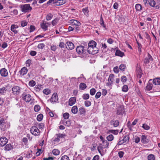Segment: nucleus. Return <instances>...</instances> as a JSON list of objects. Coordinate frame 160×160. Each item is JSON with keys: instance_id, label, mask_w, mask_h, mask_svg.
Masks as SVG:
<instances>
[{"instance_id": "f257e3e1", "label": "nucleus", "mask_w": 160, "mask_h": 160, "mask_svg": "<svg viewBox=\"0 0 160 160\" xmlns=\"http://www.w3.org/2000/svg\"><path fill=\"white\" fill-rule=\"evenodd\" d=\"M87 48V47H85L84 46L80 45L77 47L76 51L80 57H81L85 53Z\"/></svg>"}, {"instance_id": "f03ea898", "label": "nucleus", "mask_w": 160, "mask_h": 160, "mask_svg": "<svg viewBox=\"0 0 160 160\" xmlns=\"http://www.w3.org/2000/svg\"><path fill=\"white\" fill-rule=\"evenodd\" d=\"M20 8L22 12H28L31 11L32 8L30 4H25L21 5Z\"/></svg>"}, {"instance_id": "7ed1b4c3", "label": "nucleus", "mask_w": 160, "mask_h": 160, "mask_svg": "<svg viewBox=\"0 0 160 160\" xmlns=\"http://www.w3.org/2000/svg\"><path fill=\"white\" fill-rule=\"evenodd\" d=\"M21 97L22 99L26 102H29L31 99V95L25 92H24L22 93Z\"/></svg>"}, {"instance_id": "20e7f679", "label": "nucleus", "mask_w": 160, "mask_h": 160, "mask_svg": "<svg viewBox=\"0 0 160 160\" xmlns=\"http://www.w3.org/2000/svg\"><path fill=\"white\" fill-rule=\"evenodd\" d=\"M30 132L34 135L38 136L40 135V132L39 130L36 127H32L30 129Z\"/></svg>"}, {"instance_id": "39448f33", "label": "nucleus", "mask_w": 160, "mask_h": 160, "mask_svg": "<svg viewBox=\"0 0 160 160\" xmlns=\"http://www.w3.org/2000/svg\"><path fill=\"white\" fill-rule=\"evenodd\" d=\"M98 49L97 47L88 48L87 51L90 54H95L98 52Z\"/></svg>"}, {"instance_id": "423d86ee", "label": "nucleus", "mask_w": 160, "mask_h": 160, "mask_svg": "<svg viewBox=\"0 0 160 160\" xmlns=\"http://www.w3.org/2000/svg\"><path fill=\"white\" fill-rule=\"evenodd\" d=\"M21 89V88L18 86H15L12 88V93L14 95H18Z\"/></svg>"}, {"instance_id": "0eeeda50", "label": "nucleus", "mask_w": 160, "mask_h": 160, "mask_svg": "<svg viewBox=\"0 0 160 160\" xmlns=\"http://www.w3.org/2000/svg\"><path fill=\"white\" fill-rule=\"evenodd\" d=\"M65 136V134L60 133L56 134L54 137L53 141L54 142H58L60 141L61 138H64Z\"/></svg>"}, {"instance_id": "6e6552de", "label": "nucleus", "mask_w": 160, "mask_h": 160, "mask_svg": "<svg viewBox=\"0 0 160 160\" xmlns=\"http://www.w3.org/2000/svg\"><path fill=\"white\" fill-rule=\"evenodd\" d=\"M7 124V122H5V120L3 118L0 119V126L1 128H3L4 129H6L7 128L6 125Z\"/></svg>"}, {"instance_id": "1a4fd4ad", "label": "nucleus", "mask_w": 160, "mask_h": 160, "mask_svg": "<svg viewBox=\"0 0 160 160\" xmlns=\"http://www.w3.org/2000/svg\"><path fill=\"white\" fill-rule=\"evenodd\" d=\"M129 139V137L128 136L126 135L124 136L123 139L121 140H120L118 143V145H120L123 144L124 143L128 142Z\"/></svg>"}, {"instance_id": "9d476101", "label": "nucleus", "mask_w": 160, "mask_h": 160, "mask_svg": "<svg viewBox=\"0 0 160 160\" xmlns=\"http://www.w3.org/2000/svg\"><path fill=\"white\" fill-rule=\"evenodd\" d=\"M66 48L68 49L72 50L74 48V44L71 42H68L65 44Z\"/></svg>"}, {"instance_id": "9b49d317", "label": "nucleus", "mask_w": 160, "mask_h": 160, "mask_svg": "<svg viewBox=\"0 0 160 160\" xmlns=\"http://www.w3.org/2000/svg\"><path fill=\"white\" fill-rule=\"evenodd\" d=\"M152 60V58L151 56L149 53H148L147 57L144 60V62L145 64H147L150 61Z\"/></svg>"}, {"instance_id": "f8f14e48", "label": "nucleus", "mask_w": 160, "mask_h": 160, "mask_svg": "<svg viewBox=\"0 0 160 160\" xmlns=\"http://www.w3.org/2000/svg\"><path fill=\"white\" fill-rule=\"evenodd\" d=\"M8 142V139L5 137H2L0 138V146H4Z\"/></svg>"}, {"instance_id": "ddd939ff", "label": "nucleus", "mask_w": 160, "mask_h": 160, "mask_svg": "<svg viewBox=\"0 0 160 160\" xmlns=\"http://www.w3.org/2000/svg\"><path fill=\"white\" fill-rule=\"evenodd\" d=\"M0 74L1 76L6 77L8 75V72L7 70L5 68H2L0 70Z\"/></svg>"}, {"instance_id": "4468645a", "label": "nucleus", "mask_w": 160, "mask_h": 160, "mask_svg": "<svg viewBox=\"0 0 160 160\" xmlns=\"http://www.w3.org/2000/svg\"><path fill=\"white\" fill-rule=\"evenodd\" d=\"M58 100L57 94L56 93H54L51 98V102H56Z\"/></svg>"}, {"instance_id": "2eb2a0df", "label": "nucleus", "mask_w": 160, "mask_h": 160, "mask_svg": "<svg viewBox=\"0 0 160 160\" xmlns=\"http://www.w3.org/2000/svg\"><path fill=\"white\" fill-rule=\"evenodd\" d=\"M152 80V79H151L149 80L147 86L146 87V90L147 91H149L152 88L153 85L151 82H150V81Z\"/></svg>"}, {"instance_id": "dca6fc26", "label": "nucleus", "mask_w": 160, "mask_h": 160, "mask_svg": "<svg viewBox=\"0 0 160 160\" xmlns=\"http://www.w3.org/2000/svg\"><path fill=\"white\" fill-rule=\"evenodd\" d=\"M100 138L102 142V143L103 144V146H104L105 148L108 147L109 145V142L103 138L102 136H100Z\"/></svg>"}, {"instance_id": "f3484780", "label": "nucleus", "mask_w": 160, "mask_h": 160, "mask_svg": "<svg viewBox=\"0 0 160 160\" xmlns=\"http://www.w3.org/2000/svg\"><path fill=\"white\" fill-rule=\"evenodd\" d=\"M124 109L122 106L119 107L117 110V114L118 115L122 114L124 112Z\"/></svg>"}, {"instance_id": "a211bd4d", "label": "nucleus", "mask_w": 160, "mask_h": 160, "mask_svg": "<svg viewBox=\"0 0 160 160\" xmlns=\"http://www.w3.org/2000/svg\"><path fill=\"white\" fill-rule=\"evenodd\" d=\"M18 28V26L17 25L14 24L12 25L11 27V30L15 34H16L18 33V31L16 29Z\"/></svg>"}, {"instance_id": "6ab92c4d", "label": "nucleus", "mask_w": 160, "mask_h": 160, "mask_svg": "<svg viewBox=\"0 0 160 160\" xmlns=\"http://www.w3.org/2000/svg\"><path fill=\"white\" fill-rule=\"evenodd\" d=\"M76 101V99L75 97H71L69 100V105L72 106L74 104Z\"/></svg>"}, {"instance_id": "aec40b11", "label": "nucleus", "mask_w": 160, "mask_h": 160, "mask_svg": "<svg viewBox=\"0 0 160 160\" xmlns=\"http://www.w3.org/2000/svg\"><path fill=\"white\" fill-rule=\"evenodd\" d=\"M28 72L27 68L25 67L22 68L20 71V74L22 76L26 74Z\"/></svg>"}, {"instance_id": "412c9836", "label": "nucleus", "mask_w": 160, "mask_h": 160, "mask_svg": "<svg viewBox=\"0 0 160 160\" xmlns=\"http://www.w3.org/2000/svg\"><path fill=\"white\" fill-rule=\"evenodd\" d=\"M96 42L93 41L90 42L88 44V48L96 47Z\"/></svg>"}, {"instance_id": "4be33fe9", "label": "nucleus", "mask_w": 160, "mask_h": 160, "mask_svg": "<svg viewBox=\"0 0 160 160\" xmlns=\"http://www.w3.org/2000/svg\"><path fill=\"white\" fill-rule=\"evenodd\" d=\"M153 83L155 85H160V78H156L153 80Z\"/></svg>"}, {"instance_id": "5701e85b", "label": "nucleus", "mask_w": 160, "mask_h": 160, "mask_svg": "<svg viewBox=\"0 0 160 160\" xmlns=\"http://www.w3.org/2000/svg\"><path fill=\"white\" fill-rule=\"evenodd\" d=\"M119 123V122L118 120H116L115 121H114L113 120H112L110 121L111 125H113L114 127H117L118 126Z\"/></svg>"}, {"instance_id": "b1692460", "label": "nucleus", "mask_w": 160, "mask_h": 160, "mask_svg": "<svg viewBox=\"0 0 160 160\" xmlns=\"http://www.w3.org/2000/svg\"><path fill=\"white\" fill-rule=\"evenodd\" d=\"M141 142L144 144L147 143L148 142V140L147 138L145 135H142L141 137Z\"/></svg>"}, {"instance_id": "393cba45", "label": "nucleus", "mask_w": 160, "mask_h": 160, "mask_svg": "<svg viewBox=\"0 0 160 160\" xmlns=\"http://www.w3.org/2000/svg\"><path fill=\"white\" fill-rule=\"evenodd\" d=\"M55 2L57 5L60 6L65 3L66 0H58Z\"/></svg>"}, {"instance_id": "a878e982", "label": "nucleus", "mask_w": 160, "mask_h": 160, "mask_svg": "<svg viewBox=\"0 0 160 160\" xmlns=\"http://www.w3.org/2000/svg\"><path fill=\"white\" fill-rule=\"evenodd\" d=\"M116 56L122 57L124 55V52L121 51L120 50H117L115 52Z\"/></svg>"}, {"instance_id": "bb28decb", "label": "nucleus", "mask_w": 160, "mask_h": 160, "mask_svg": "<svg viewBox=\"0 0 160 160\" xmlns=\"http://www.w3.org/2000/svg\"><path fill=\"white\" fill-rule=\"evenodd\" d=\"M137 77L140 78L142 76V70L140 68H138L137 69Z\"/></svg>"}, {"instance_id": "cd10ccee", "label": "nucleus", "mask_w": 160, "mask_h": 160, "mask_svg": "<svg viewBox=\"0 0 160 160\" xmlns=\"http://www.w3.org/2000/svg\"><path fill=\"white\" fill-rule=\"evenodd\" d=\"M13 148V146L10 144H7L4 147V150L7 151H9Z\"/></svg>"}, {"instance_id": "c85d7f7f", "label": "nucleus", "mask_w": 160, "mask_h": 160, "mask_svg": "<svg viewBox=\"0 0 160 160\" xmlns=\"http://www.w3.org/2000/svg\"><path fill=\"white\" fill-rule=\"evenodd\" d=\"M149 5L153 7H156V8H159L158 6H155L156 3L154 0H151L149 2Z\"/></svg>"}, {"instance_id": "c756f323", "label": "nucleus", "mask_w": 160, "mask_h": 160, "mask_svg": "<svg viewBox=\"0 0 160 160\" xmlns=\"http://www.w3.org/2000/svg\"><path fill=\"white\" fill-rule=\"evenodd\" d=\"M41 27L42 29L44 31H46L47 30L48 27V25H47L46 23L43 22L40 24Z\"/></svg>"}, {"instance_id": "7c9ffc66", "label": "nucleus", "mask_w": 160, "mask_h": 160, "mask_svg": "<svg viewBox=\"0 0 160 160\" xmlns=\"http://www.w3.org/2000/svg\"><path fill=\"white\" fill-rule=\"evenodd\" d=\"M82 11L84 13V15L88 17L89 15L88 12L89 11L88 8H85L82 9Z\"/></svg>"}, {"instance_id": "2f4dec72", "label": "nucleus", "mask_w": 160, "mask_h": 160, "mask_svg": "<svg viewBox=\"0 0 160 160\" xmlns=\"http://www.w3.org/2000/svg\"><path fill=\"white\" fill-rule=\"evenodd\" d=\"M135 8L137 11H141L142 9V7L140 4H137L135 5Z\"/></svg>"}, {"instance_id": "473e14b6", "label": "nucleus", "mask_w": 160, "mask_h": 160, "mask_svg": "<svg viewBox=\"0 0 160 160\" xmlns=\"http://www.w3.org/2000/svg\"><path fill=\"white\" fill-rule=\"evenodd\" d=\"M87 88L86 84L83 82L81 83L79 85V88L80 89L83 90Z\"/></svg>"}, {"instance_id": "72a5a7b5", "label": "nucleus", "mask_w": 160, "mask_h": 160, "mask_svg": "<svg viewBox=\"0 0 160 160\" xmlns=\"http://www.w3.org/2000/svg\"><path fill=\"white\" fill-rule=\"evenodd\" d=\"M72 112V113H73L74 114H76L78 112V108L76 106H73L72 108L71 109Z\"/></svg>"}, {"instance_id": "f704fd0d", "label": "nucleus", "mask_w": 160, "mask_h": 160, "mask_svg": "<svg viewBox=\"0 0 160 160\" xmlns=\"http://www.w3.org/2000/svg\"><path fill=\"white\" fill-rule=\"evenodd\" d=\"M78 112L81 115L84 114L85 112V109L82 107H81L79 109Z\"/></svg>"}, {"instance_id": "c9c22d12", "label": "nucleus", "mask_w": 160, "mask_h": 160, "mask_svg": "<svg viewBox=\"0 0 160 160\" xmlns=\"http://www.w3.org/2000/svg\"><path fill=\"white\" fill-rule=\"evenodd\" d=\"M72 22L75 26H80L81 24L77 20H72Z\"/></svg>"}, {"instance_id": "e433bc0d", "label": "nucleus", "mask_w": 160, "mask_h": 160, "mask_svg": "<svg viewBox=\"0 0 160 160\" xmlns=\"http://www.w3.org/2000/svg\"><path fill=\"white\" fill-rule=\"evenodd\" d=\"M114 76V75L113 74H110L108 79V81L111 82L112 83L113 81V78Z\"/></svg>"}, {"instance_id": "4c0bfd02", "label": "nucleus", "mask_w": 160, "mask_h": 160, "mask_svg": "<svg viewBox=\"0 0 160 160\" xmlns=\"http://www.w3.org/2000/svg\"><path fill=\"white\" fill-rule=\"evenodd\" d=\"M100 24L105 29L106 28V27L105 25L104 24V21L102 18V15H101V17L100 19Z\"/></svg>"}, {"instance_id": "58836bf2", "label": "nucleus", "mask_w": 160, "mask_h": 160, "mask_svg": "<svg viewBox=\"0 0 160 160\" xmlns=\"http://www.w3.org/2000/svg\"><path fill=\"white\" fill-rule=\"evenodd\" d=\"M52 152L54 155H58L59 154L60 152L57 149H54L52 151Z\"/></svg>"}, {"instance_id": "ea45409f", "label": "nucleus", "mask_w": 160, "mask_h": 160, "mask_svg": "<svg viewBox=\"0 0 160 160\" xmlns=\"http://www.w3.org/2000/svg\"><path fill=\"white\" fill-rule=\"evenodd\" d=\"M43 92L45 94L48 95L51 93V91L49 89L47 88L44 89L43 90Z\"/></svg>"}, {"instance_id": "a19ab883", "label": "nucleus", "mask_w": 160, "mask_h": 160, "mask_svg": "<svg viewBox=\"0 0 160 160\" xmlns=\"http://www.w3.org/2000/svg\"><path fill=\"white\" fill-rule=\"evenodd\" d=\"M53 16L52 14L49 13L46 16V19L48 21L52 19Z\"/></svg>"}, {"instance_id": "79ce46f5", "label": "nucleus", "mask_w": 160, "mask_h": 160, "mask_svg": "<svg viewBox=\"0 0 160 160\" xmlns=\"http://www.w3.org/2000/svg\"><path fill=\"white\" fill-rule=\"evenodd\" d=\"M43 117V115L40 114L38 115L37 117V120L38 121H41Z\"/></svg>"}, {"instance_id": "37998d69", "label": "nucleus", "mask_w": 160, "mask_h": 160, "mask_svg": "<svg viewBox=\"0 0 160 160\" xmlns=\"http://www.w3.org/2000/svg\"><path fill=\"white\" fill-rule=\"evenodd\" d=\"M40 109V107L39 105H37L34 106V110L35 112H38Z\"/></svg>"}, {"instance_id": "c03bdc74", "label": "nucleus", "mask_w": 160, "mask_h": 160, "mask_svg": "<svg viewBox=\"0 0 160 160\" xmlns=\"http://www.w3.org/2000/svg\"><path fill=\"white\" fill-rule=\"evenodd\" d=\"M107 139L109 141H111L113 139V136L112 135L110 134L107 137Z\"/></svg>"}, {"instance_id": "a18cd8bd", "label": "nucleus", "mask_w": 160, "mask_h": 160, "mask_svg": "<svg viewBox=\"0 0 160 160\" xmlns=\"http://www.w3.org/2000/svg\"><path fill=\"white\" fill-rule=\"evenodd\" d=\"M128 87L127 85H124L122 88V91L126 92L128 91Z\"/></svg>"}, {"instance_id": "49530a36", "label": "nucleus", "mask_w": 160, "mask_h": 160, "mask_svg": "<svg viewBox=\"0 0 160 160\" xmlns=\"http://www.w3.org/2000/svg\"><path fill=\"white\" fill-rule=\"evenodd\" d=\"M82 98L84 100H87L89 98V95L88 94H84L83 95Z\"/></svg>"}, {"instance_id": "de8ad7c7", "label": "nucleus", "mask_w": 160, "mask_h": 160, "mask_svg": "<svg viewBox=\"0 0 160 160\" xmlns=\"http://www.w3.org/2000/svg\"><path fill=\"white\" fill-rule=\"evenodd\" d=\"M63 123L65 125L69 127L71 124L70 122L69 121H64L63 122Z\"/></svg>"}, {"instance_id": "09e8293b", "label": "nucleus", "mask_w": 160, "mask_h": 160, "mask_svg": "<svg viewBox=\"0 0 160 160\" xmlns=\"http://www.w3.org/2000/svg\"><path fill=\"white\" fill-rule=\"evenodd\" d=\"M35 84V82L33 80H31L29 81L28 84L29 86L31 87L34 86Z\"/></svg>"}, {"instance_id": "8fccbe9b", "label": "nucleus", "mask_w": 160, "mask_h": 160, "mask_svg": "<svg viewBox=\"0 0 160 160\" xmlns=\"http://www.w3.org/2000/svg\"><path fill=\"white\" fill-rule=\"evenodd\" d=\"M96 92V90L95 88H92L90 89V93L91 95H94Z\"/></svg>"}, {"instance_id": "3c124183", "label": "nucleus", "mask_w": 160, "mask_h": 160, "mask_svg": "<svg viewBox=\"0 0 160 160\" xmlns=\"http://www.w3.org/2000/svg\"><path fill=\"white\" fill-rule=\"evenodd\" d=\"M133 126L132 124H130V122H128L127 123V126L128 128V129L130 131H132V127Z\"/></svg>"}, {"instance_id": "603ef678", "label": "nucleus", "mask_w": 160, "mask_h": 160, "mask_svg": "<svg viewBox=\"0 0 160 160\" xmlns=\"http://www.w3.org/2000/svg\"><path fill=\"white\" fill-rule=\"evenodd\" d=\"M148 160H154L155 157L153 154H150L148 156Z\"/></svg>"}, {"instance_id": "864d4df0", "label": "nucleus", "mask_w": 160, "mask_h": 160, "mask_svg": "<svg viewBox=\"0 0 160 160\" xmlns=\"http://www.w3.org/2000/svg\"><path fill=\"white\" fill-rule=\"evenodd\" d=\"M142 127L146 130H148L150 129L149 126L145 123L143 124Z\"/></svg>"}, {"instance_id": "5fc2aeb1", "label": "nucleus", "mask_w": 160, "mask_h": 160, "mask_svg": "<svg viewBox=\"0 0 160 160\" xmlns=\"http://www.w3.org/2000/svg\"><path fill=\"white\" fill-rule=\"evenodd\" d=\"M84 104L86 107H88L91 105V102L89 101H86L84 102Z\"/></svg>"}, {"instance_id": "6e6d98bb", "label": "nucleus", "mask_w": 160, "mask_h": 160, "mask_svg": "<svg viewBox=\"0 0 160 160\" xmlns=\"http://www.w3.org/2000/svg\"><path fill=\"white\" fill-rule=\"evenodd\" d=\"M126 68V65L124 64H122L119 66V68L121 70L124 71Z\"/></svg>"}, {"instance_id": "4d7b16f0", "label": "nucleus", "mask_w": 160, "mask_h": 160, "mask_svg": "<svg viewBox=\"0 0 160 160\" xmlns=\"http://www.w3.org/2000/svg\"><path fill=\"white\" fill-rule=\"evenodd\" d=\"M127 80L126 77L125 76H122L121 78V81L123 82H125Z\"/></svg>"}, {"instance_id": "13d9d810", "label": "nucleus", "mask_w": 160, "mask_h": 160, "mask_svg": "<svg viewBox=\"0 0 160 160\" xmlns=\"http://www.w3.org/2000/svg\"><path fill=\"white\" fill-rule=\"evenodd\" d=\"M6 90L5 88H2L0 89V93L3 94L5 93Z\"/></svg>"}, {"instance_id": "bf43d9fd", "label": "nucleus", "mask_w": 160, "mask_h": 160, "mask_svg": "<svg viewBox=\"0 0 160 160\" xmlns=\"http://www.w3.org/2000/svg\"><path fill=\"white\" fill-rule=\"evenodd\" d=\"M58 22V20L57 18H55L52 21V24L53 26H55L57 23Z\"/></svg>"}, {"instance_id": "052dcab7", "label": "nucleus", "mask_w": 160, "mask_h": 160, "mask_svg": "<svg viewBox=\"0 0 160 160\" xmlns=\"http://www.w3.org/2000/svg\"><path fill=\"white\" fill-rule=\"evenodd\" d=\"M63 117L65 119H68L69 117V114L68 113L66 112L63 114Z\"/></svg>"}, {"instance_id": "680f3d73", "label": "nucleus", "mask_w": 160, "mask_h": 160, "mask_svg": "<svg viewBox=\"0 0 160 160\" xmlns=\"http://www.w3.org/2000/svg\"><path fill=\"white\" fill-rule=\"evenodd\" d=\"M61 160H70L69 157L67 155L62 156L61 159Z\"/></svg>"}, {"instance_id": "e2e57ef3", "label": "nucleus", "mask_w": 160, "mask_h": 160, "mask_svg": "<svg viewBox=\"0 0 160 160\" xmlns=\"http://www.w3.org/2000/svg\"><path fill=\"white\" fill-rule=\"evenodd\" d=\"M103 147L102 144L100 145L98 147V150L100 153H101V151L102 150Z\"/></svg>"}, {"instance_id": "0e129e2a", "label": "nucleus", "mask_w": 160, "mask_h": 160, "mask_svg": "<svg viewBox=\"0 0 160 160\" xmlns=\"http://www.w3.org/2000/svg\"><path fill=\"white\" fill-rule=\"evenodd\" d=\"M25 156L26 157V158H29L32 157V155L31 153L29 152H27V154H26Z\"/></svg>"}, {"instance_id": "69168bd1", "label": "nucleus", "mask_w": 160, "mask_h": 160, "mask_svg": "<svg viewBox=\"0 0 160 160\" xmlns=\"http://www.w3.org/2000/svg\"><path fill=\"white\" fill-rule=\"evenodd\" d=\"M101 93L100 92H98L95 95V98L97 99L99 98L100 96H101Z\"/></svg>"}, {"instance_id": "338daca9", "label": "nucleus", "mask_w": 160, "mask_h": 160, "mask_svg": "<svg viewBox=\"0 0 160 160\" xmlns=\"http://www.w3.org/2000/svg\"><path fill=\"white\" fill-rule=\"evenodd\" d=\"M27 22L24 21L21 22V24L22 27H24L27 25Z\"/></svg>"}, {"instance_id": "774afa93", "label": "nucleus", "mask_w": 160, "mask_h": 160, "mask_svg": "<svg viewBox=\"0 0 160 160\" xmlns=\"http://www.w3.org/2000/svg\"><path fill=\"white\" fill-rule=\"evenodd\" d=\"M113 71L115 73H118L119 72V70L118 69V67L117 66L113 68Z\"/></svg>"}]
</instances>
